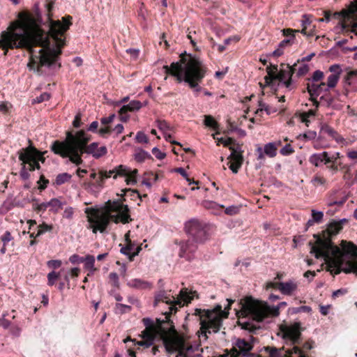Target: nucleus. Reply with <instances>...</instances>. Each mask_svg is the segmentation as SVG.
<instances>
[{
    "instance_id": "nucleus-45",
    "label": "nucleus",
    "mask_w": 357,
    "mask_h": 357,
    "mask_svg": "<svg viewBox=\"0 0 357 357\" xmlns=\"http://www.w3.org/2000/svg\"><path fill=\"white\" fill-rule=\"evenodd\" d=\"M52 229V227L51 225H48L46 223H43L42 225H40L38 227V230L37 234H36V236H40L43 234H44L45 231H50Z\"/></svg>"
},
{
    "instance_id": "nucleus-41",
    "label": "nucleus",
    "mask_w": 357,
    "mask_h": 357,
    "mask_svg": "<svg viewBox=\"0 0 357 357\" xmlns=\"http://www.w3.org/2000/svg\"><path fill=\"white\" fill-rule=\"evenodd\" d=\"M242 208V206H236V205H231L228 207H227L225 209V213L229 215H234L237 213H238L241 211V208Z\"/></svg>"
},
{
    "instance_id": "nucleus-37",
    "label": "nucleus",
    "mask_w": 357,
    "mask_h": 357,
    "mask_svg": "<svg viewBox=\"0 0 357 357\" xmlns=\"http://www.w3.org/2000/svg\"><path fill=\"white\" fill-rule=\"evenodd\" d=\"M119 246H121L120 252L127 256L130 259V257L131 256L132 252H133L132 250L134 249V245H132L131 242L129 241L126 246H122L121 244H120Z\"/></svg>"
},
{
    "instance_id": "nucleus-58",
    "label": "nucleus",
    "mask_w": 357,
    "mask_h": 357,
    "mask_svg": "<svg viewBox=\"0 0 357 357\" xmlns=\"http://www.w3.org/2000/svg\"><path fill=\"white\" fill-rule=\"evenodd\" d=\"M294 152V149L290 144H286L281 150L280 153L283 155H288Z\"/></svg>"
},
{
    "instance_id": "nucleus-21",
    "label": "nucleus",
    "mask_w": 357,
    "mask_h": 357,
    "mask_svg": "<svg viewBox=\"0 0 357 357\" xmlns=\"http://www.w3.org/2000/svg\"><path fill=\"white\" fill-rule=\"evenodd\" d=\"M290 348H285L284 346L280 349L273 347H266L265 350L269 354L270 357H291V354H289L287 351Z\"/></svg>"
},
{
    "instance_id": "nucleus-62",
    "label": "nucleus",
    "mask_w": 357,
    "mask_h": 357,
    "mask_svg": "<svg viewBox=\"0 0 357 357\" xmlns=\"http://www.w3.org/2000/svg\"><path fill=\"white\" fill-rule=\"evenodd\" d=\"M61 261L58 259H52L47 261V264L48 267L52 268H58L61 265Z\"/></svg>"
},
{
    "instance_id": "nucleus-1",
    "label": "nucleus",
    "mask_w": 357,
    "mask_h": 357,
    "mask_svg": "<svg viewBox=\"0 0 357 357\" xmlns=\"http://www.w3.org/2000/svg\"><path fill=\"white\" fill-rule=\"evenodd\" d=\"M54 1L45 4L46 20L43 22L38 3L34 5L36 19L24 15L12 22L6 31L1 33L0 47L26 49L30 52L27 67L40 76L52 75L61 67L58 62L61 48L65 45V33L72 24L73 17H63L61 20L52 19Z\"/></svg>"
},
{
    "instance_id": "nucleus-22",
    "label": "nucleus",
    "mask_w": 357,
    "mask_h": 357,
    "mask_svg": "<svg viewBox=\"0 0 357 357\" xmlns=\"http://www.w3.org/2000/svg\"><path fill=\"white\" fill-rule=\"evenodd\" d=\"M321 132L328 135L337 143H343L345 141V139L336 130L328 124H324L321 126Z\"/></svg>"
},
{
    "instance_id": "nucleus-50",
    "label": "nucleus",
    "mask_w": 357,
    "mask_h": 357,
    "mask_svg": "<svg viewBox=\"0 0 357 357\" xmlns=\"http://www.w3.org/2000/svg\"><path fill=\"white\" fill-rule=\"evenodd\" d=\"M115 307L120 314H124L131 310V306L121 303H116Z\"/></svg>"
},
{
    "instance_id": "nucleus-29",
    "label": "nucleus",
    "mask_w": 357,
    "mask_h": 357,
    "mask_svg": "<svg viewBox=\"0 0 357 357\" xmlns=\"http://www.w3.org/2000/svg\"><path fill=\"white\" fill-rule=\"evenodd\" d=\"M127 284L130 287L139 289H151L152 287L151 283L138 278L130 280Z\"/></svg>"
},
{
    "instance_id": "nucleus-44",
    "label": "nucleus",
    "mask_w": 357,
    "mask_h": 357,
    "mask_svg": "<svg viewBox=\"0 0 357 357\" xmlns=\"http://www.w3.org/2000/svg\"><path fill=\"white\" fill-rule=\"evenodd\" d=\"M158 128L162 132H165L166 130L170 129V127L167 122L165 120H156L155 121Z\"/></svg>"
},
{
    "instance_id": "nucleus-38",
    "label": "nucleus",
    "mask_w": 357,
    "mask_h": 357,
    "mask_svg": "<svg viewBox=\"0 0 357 357\" xmlns=\"http://www.w3.org/2000/svg\"><path fill=\"white\" fill-rule=\"evenodd\" d=\"M124 195L130 197V199L133 200L139 199V202H141L142 199L141 195L136 190L126 189L124 192Z\"/></svg>"
},
{
    "instance_id": "nucleus-2",
    "label": "nucleus",
    "mask_w": 357,
    "mask_h": 357,
    "mask_svg": "<svg viewBox=\"0 0 357 357\" xmlns=\"http://www.w3.org/2000/svg\"><path fill=\"white\" fill-rule=\"evenodd\" d=\"M346 220L333 221L321 234H316L313 237L314 242L308 243L310 253L316 259L323 258L327 265V271L331 275H336L341 272L345 273H357V246L352 242L342 240L340 247L335 245L332 241L342 229V223Z\"/></svg>"
},
{
    "instance_id": "nucleus-43",
    "label": "nucleus",
    "mask_w": 357,
    "mask_h": 357,
    "mask_svg": "<svg viewBox=\"0 0 357 357\" xmlns=\"http://www.w3.org/2000/svg\"><path fill=\"white\" fill-rule=\"evenodd\" d=\"M135 140L138 142V143H144V144H147L149 142V138L148 137L146 136V135L142 132V131H139L137 132L136 134V136H135Z\"/></svg>"
},
{
    "instance_id": "nucleus-27",
    "label": "nucleus",
    "mask_w": 357,
    "mask_h": 357,
    "mask_svg": "<svg viewBox=\"0 0 357 357\" xmlns=\"http://www.w3.org/2000/svg\"><path fill=\"white\" fill-rule=\"evenodd\" d=\"M298 30H294L291 29H284L282 30L283 36L286 37H289V38L284 39L280 43V47H284L287 45H291L293 43V40L295 39V32H298Z\"/></svg>"
},
{
    "instance_id": "nucleus-19",
    "label": "nucleus",
    "mask_w": 357,
    "mask_h": 357,
    "mask_svg": "<svg viewBox=\"0 0 357 357\" xmlns=\"http://www.w3.org/2000/svg\"><path fill=\"white\" fill-rule=\"evenodd\" d=\"M130 169L128 167L124 165H119L112 170L109 171H102L100 175L105 178H110L113 174L114 178H116L117 176H126L128 174Z\"/></svg>"
},
{
    "instance_id": "nucleus-3",
    "label": "nucleus",
    "mask_w": 357,
    "mask_h": 357,
    "mask_svg": "<svg viewBox=\"0 0 357 357\" xmlns=\"http://www.w3.org/2000/svg\"><path fill=\"white\" fill-rule=\"evenodd\" d=\"M91 137L85 131H77L75 135L71 132L66 134V139L63 142L54 141L51 150L56 155L78 166L83 163L82 155L83 153L91 155L94 158L98 159L107 153L105 146H98V142L87 144Z\"/></svg>"
},
{
    "instance_id": "nucleus-6",
    "label": "nucleus",
    "mask_w": 357,
    "mask_h": 357,
    "mask_svg": "<svg viewBox=\"0 0 357 357\" xmlns=\"http://www.w3.org/2000/svg\"><path fill=\"white\" fill-rule=\"evenodd\" d=\"M279 329L286 344L292 347L287 351L289 354H291V357H309L307 352L314 348V342L309 340L302 344V329L300 322L290 325L282 324L280 325Z\"/></svg>"
},
{
    "instance_id": "nucleus-10",
    "label": "nucleus",
    "mask_w": 357,
    "mask_h": 357,
    "mask_svg": "<svg viewBox=\"0 0 357 357\" xmlns=\"http://www.w3.org/2000/svg\"><path fill=\"white\" fill-rule=\"evenodd\" d=\"M196 291H189L187 288L182 289L178 294V298H175L170 294H168L165 290H160L155 295L153 306L156 307L160 302H164L167 304L172 305L169 307V313L176 312L177 308L176 305L179 307L183 306L185 303H189L193 299Z\"/></svg>"
},
{
    "instance_id": "nucleus-35",
    "label": "nucleus",
    "mask_w": 357,
    "mask_h": 357,
    "mask_svg": "<svg viewBox=\"0 0 357 357\" xmlns=\"http://www.w3.org/2000/svg\"><path fill=\"white\" fill-rule=\"evenodd\" d=\"M128 169H130V171L128 174L125 176L127 178L126 183L128 185H134L137 183L136 175L138 171L136 169L133 170L130 169V168Z\"/></svg>"
},
{
    "instance_id": "nucleus-25",
    "label": "nucleus",
    "mask_w": 357,
    "mask_h": 357,
    "mask_svg": "<svg viewBox=\"0 0 357 357\" xmlns=\"http://www.w3.org/2000/svg\"><path fill=\"white\" fill-rule=\"evenodd\" d=\"M326 84L325 82H321L319 84H307V91L310 96H318L322 91H327Z\"/></svg>"
},
{
    "instance_id": "nucleus-34",
    "label": "nucleus",
    "mask_w": 357,
    "mask_h": 357,
    "mask_svg": "<svg viewBox=\"0 0 357 357\" xmlns=\"http://www.w3.org/2000/svg\"><path fill=\"white\" fill-rule=\"evenodd\" d=\"M264 153L268 157H275L277 154V147L273 143H268L264 146Z\"/></svg>"
},
{
    "instance_id": "nucleus-49",
    "label": "nucleus",
    "mask_w": 357,
    "mask_h": 357,
    "mask_svg": "<svg viewBox=\"0 0 357 357\" xmlns=\"http://www.w3.org/2000/svg\"><path fill=\"white\" fill-rule=\"evenodd\" d=\"M153 342H154L153 338L148 337V338H146V340L137 341L136 342V344L141 346V347H144L145 348H148V347H151V345H153Z\"/></svg>"
},
{
    "instance_id": "nucleus-28",
    "label": "nucleus",
    "mask_w": 357,
    "mask_h": 357,
    "mask_svg": "<svg viewBox=\"0 0 357 357\" xmlns=\"http://www.w3.org/2000/svg\"><path fill=\"white\" fill-rule=\"evenodd\" d=\"M326 159L327 152L324 151L322 153L312 154L309 158V162L314 165L315 167H319L321 162H324L325 165H328V162H326Z\"/></svg>"
},
{
    "instance_id": "nucleus-24",
    "label": "nucleus",
    "mask_w": 357,
    "mask_h": 357,
    "mask_svg": "<svg viewBox=\"0 0 357 357\" xmlns=\"http://www.w3.org/2000/svg\"><path fill=\"white\" fill-rule=\"evenodd\" d=\"M95 257L93 255H87L84 258V269L88 271L87 276L93 275L95 272L97 271V268L95 267Z\"/></svg>"
},
{
    "instance_id": "nucleus-12",
    "label": "nucleus",
    "mask_w": 357,
    "mask_h": 357,
    "mask_svg": "<svg viewBox=\"0 0 357 357\" xmlns=\"http://www.w3.org/2000/svg\"><path fill=\"white\" fill-rule=\"evenodd\" d=\"M164 332L162 340L166 352L172 354L178 351L176 357H188L189 354L185 351L184 339L176 333L167 334L165 331Z\"/></svg>"
},
{
    "instance_id": "nucleus-11",
    "label": "nucleus",
    "mask_w": 357,
    "mask_h": 357,
    "mask_svg": "<svg viewBox=\"0 0 357 357\" xmlns=\"http://www.w3.org/2000/svg\"><path fill=\"white\" fill-rule=\"evenodd\" d=\"M185 232L196 243H203L209 237L208 226L197 218H192L185 223Z\"/></svg>"
},
{
    "instance_id": "nucleus-33",
    "label": "nucleus",
    "mask_w": 357,
    "mask_h": 357,
    "mask_svg": "<svg viewBox=\"0 0 357 357\" xmlns=\"http://www.w3.org/2000/svg\"><path fill=\"white\" fill-rule=\"evenodd\" d=\"M71 175L68 173H61L56 176L54 183L56 185H61L71 179Z\"/></svg>"
},
{
    "instance_id": "nucleus-57",
    "label": "nucleus",
    "mask_w": 357,
    "mask_h": 357,
    "mask_svg": "<svg viewBox=\"0 0 357 357\" xmlns=\"http://www.w3.org/2000/svg\"><path fill=\"white\" fill-rule=\"evenodd\" d=\"M74 214V209L71 206L66 207L63 213V218L66 219H71Z\"/></svg>"
},
{
    "instance_id": "nucleus-26",
    "label": "nucleus",
    "mask_w": 357,
    "mask_h": 357,
    "mask_svg": "<svg viewBox=\"0 0 357 357\" xmlns=\"http://www.w3.org/2000/svg\"><path fill=\"white\" fill-rule=\"evenodd\" d=\"M143 107L139 100H131L128 104L123 105L119 109V114L127 113L128 112H136Z\"/></svg>"
},
{
    "instance_id": "nucleus-7",
    "label": "nucleus",
    "mask_w": 357,
    "mask_h": 357,
    "mask_svg": "<svg viewBox=\"0 0 357 357\" xmlns=\"http://www.w3.org/2000/svg\"><path fill=\"white\" fill-rule=\"evenodd\" d=\"M287 303L280 302L277 306H270L265 301L247 296V318L250 317L253 321L262 322L268 317H277L280 315V310L284 308Z\"/></svg>"
},
{
    "instance_id": "nucleus-48",
    "label": "nucleus",
    "mask_w": 357,
    "mask_h": 357,
    "mask_svg": "<svg viewBox=\"0 0 357 357\" xmlns=\"http://www.w3.org/2000/svg\"><path fill=\"white\" fill-rule=\"evenodd\" d=\"M50 98V95L48 93H43L39 96H37L33 100V103H40L47 101Z\"/></svg>"
},
{
    "instance_id": "nucleus-39",
    "label": "nucleus",
    "mask_w": 357,
    "mask_h": 357,
    "mask_svg": "<svg viewBox=\"0 0 357 357\" xmlns=\"http://www.w3.org/2000/svg\"><path fill=\"white\" fill-rule=\"evenodd\" d=\"M63 271V270H61L60 272L59 273H56L54 271L50 272L48 274H47V284L49 286H53L56 280L59 278V276L61 275V273Z\"/></svg>"
},
{
    "instance_id": "nucleus-5",
    "label": "nucleus",
    "mask_w": 357,
    "mask_h": 357,
    "mask_svg": "<svg viewBox=\"0 0 357 357\" xmlns=\"http://www.w3.org/2000/svg\"><path fill=\"white\" fill-rule=\"evenodd\" d=\"M107 209L109 211L116 212L117 215H107L105 213H99L95 212L91 217H88L89 225V229H91L94 234L99 231L103 233L107 227L110 220L115 223L119 222L123 224L129 222L132 219L129 215V208L128 205L123 204L119 201L107 202Z\"/></svg>"
},
{
    "instance_id": "nucleus-15",
    "label": "nucleus",
    "mask_w": 357,
    "mask_h": 357,
    "mask_svg": "<svg viewBox=\"0 0 357 357\" xmlns=\"http://www.w3.org/2000/svg\"><path fill=\"white\" fill-rule=\"evenodd\" d=\"M229 149L231 152L229 156V159L231 160L229 167L233 173L236 174L243 164V151L240 150V148L238 146H230Z\"/></svg>"
},
{
    "instance_id": "nucleus-54",
    "label": "nucleus",
    "mask_w": 357,
    "mask_h": 357,
    "mask_svg": "<svg viewBox=\"0 0 357 357\" xmlns=\"http://www.w3.org/2000/svg\"><path fill=\"white\" fill-rule=\"evenodd\" d=\"M326 179L324 177H321L320 176L316 175L312 179V183L314 186H317L319 185H324L326 183Z\"/></svg>"
},
{
    "instance_id": "nucleus-55",
    "label": "nucleus",
    "mask_w": 357,
    "mask_h": 357,
    "mask_svg": "<svg viewBox=\"0 0 357 357\" xmlns=\"http://www.w3.org/2000/svg\"><path fill=\"white\" fill-rule=\"evenodd\" d=\"M203 205L206 208H224L223 205H220V204H218L215 202H210V201L204 202Z\"/></svg>"
},
{
    "instance_id": "nucleus-20",
    "label": "nucleus",
    "mask_w": 357,
    "mask_h": 357,
    "mask_svg": "<svg viewBox=\"0 0 357 357\" xmlns=\"http://www.w3.org/2000/svg\"><path fill=\"white\" fill-rule=\"evenodd\" d=\"M144 325L146 326V329H149L150 331H153L155 332H159L165 331L162 328V324H164V321H161L160 319H156L157 324H154V321L152 319L149 317H146L142 319Z\"/></svg>"
},
{
    "instance_id": "nucleus-17",
    "label": "nucleus",
    "mask_w": 357,
    "mask_h": 357,
    "mask_svg": "<svg viewBox=\"0 0 357 357\" xmlns=\"http://www.w3.org/2000/svg\"><path fill=\"white\" fill-rule=\"evenodd\" d=\"M329 71L332 73L328 76L326 84L328 88H334L339 80L342 70L339 65L335 64L329 68Z\"/></svg>"
},
{
    "instance_id": "nucleus-40",
    "label": "nucleus",
    "mask_w": 357,
    "mask_h": 357,
    "mask_svg": "<svg viewBox=\"0 0 357 357\" xmlns=\"http://www.w3.org/2000/svg\"><path fill=\"white\" fill-rule=\"evenodd\" d=\"M204 124L206 126L213 128V129H217L218 127V123L210 115L204 116Z\"/></svg>"
},
{
    "instance_id": "nucleus-13",
    "label": "nucleus",
    "mask_w": 357,
    "mask_h": 357,
    "mask_svg": "<svg viewBox=\"0 0 357 357\" xmlns=\"http://www.w3.org/2000/svg\"><path fill=\"white\" fill-rule=\"evenodd\" d=\"M356 5H354L349 11H342V19L339 24L341 27V32L344 34L349 32L354 33L357 35V0Z\"/></svg>"
},
{
    "instance_id": "nucleus-30",
    "label": "nucleus",
    "mask_w": 357,
    "mask_h": 357,
    "mask_svg": "<svg viewBox=\"0 0 357 357\" xmlns=\"http://www.w3.org/2000/svg\"><path fill=\"white\" fill-rule=\"evenodd\" d=\"M65 204V202H62L57 198H52L49 202H47V204L49 205L50 208V211L54 213H56L61 209H62Z\"/></svg>"
},
{
    "instance_id": "nucleus-9",
    "label": "nucleus",
    "mask_w": 357,
    "mask_h": 357,
    "mask_svg": "<svg viewBox=\"0 0 357 357\" xmlns=\"http://www.w3.org/2000/svg\"><path fill=\"white\" fill-rule=\"evenodd\" d=\"M297 64L293 66L281 64L282 68L278 71L277 66H268L266 68L267 75L264 77L265 83L268 86H272L274 82L278 81L283 83L286 88L290 89L292 83V76L294 74V70H296Z\"/></svg>"
},
{
    "instance_id": "nucleus-53",
    "label": "nucleus",
    "mask_w": 357,
    "mask_h": 357,
    "mask_svg": "<svg viewBox=\"0 0 357 357\" xmlns=\"http://www.w3.org/2000/svg\"><path fill=\"white\" fill-rule=\"evenodd\" d=\"M109 280L112 282L113 286L116 288L119 287V276L116 273L112 272L109 275Z\"/></svg>"
},
{
    "instance_id": "nucleus-14",
    "label": "nucleus",
    "mask_w": 357,
    "mask_h": 357,
    "mask_svg": "<svg viewBox=\"0 0 357 357\" xmlns=\"http://www.w3.org/2000/svg\"><path fill=\"white\" fill-rule=\"evenodd\" d=\"M37 149L31 146L21 150L19 152V160L24 163L32 162L35 169H40V165L36 161Z\"/></svg>"
},
{
    "instance_id": "nucleus-46",
    "label": "nucleus",
    "mask_w": 357,
    "mask_h": 357,
    "mask_svg": "<svg viewBox=\"0 0 357 357\" xmlns=\"http://www.w3.org/2000/svg\"><path fill=\"white\" fill-rule=\"evenodd\" d=\"M20 175L21 178L24 181L28 180L30 177V174L28 172V169L26 167V163H24V162H22V167L20 172Z\"/></svg>"
},
{
    "instance_id": "nucleus-8",
    "label": "nucleus",
    "mask_w": 357,
    "mask_h": 357,
    "mask_svg": "<svg viewBox=\"0 0 357 357\" xmlns=\"http://www.w3.org/2000/svg\"><path fill=\"white\" fill-rule=\"evenodd\" d=\"M195 314L200 318L202 335L207 338V333H218L222 326L223 318L227 314L222 310L221 305H217L212 310L195 309Z\"/></svg>"
},
{
    "instance_id": "nucleus-42",
    "label": "nucleus",
    "mask_w": 357,
    "mask_h": 357,
    "mask_svg": "<svg viewBox=\"0 0 357 357\" xmlns=\"http://www.w3.org/2000/svg\"><path fill=\"white\" fill-rule=\"evenodd\" d=\"M309 70V67L306 64H301L296 66V70H294V73H296L297 77L305 75Z\"/></svg>"
},
{
    "instance_id": "nucleus-61",
    "label": "nucleus",
    "mask_w": 357,
    "mask_h": 357,
    "mask_svg": "<svg viewBox=\"0 0 357 357\" xmlns=\"http://www.w3.org/2000/svg\"><path fill=\"white\" fill-rule=\"evenodd\" d=\"M152 153L155 155V157L159 160H162L165 158L166 153L161 152L159 149L157 147H154L152 149Z\"/></svg>"
},
{
    "instance_id": "nucleus-18",
    "label": "nucleus",
    "mask_w": 357,
    "mask_h": 357,
    "mask_svg": "<svg viewBox=\"0 0 357 357\" xmlns=\"http://www.w3.org/2000/svg\"><path fill=\"white\" fill-rule=\"evenodd\" d=\"M233 344L231 357H245V339L237 338Z\"/></svg>"
},
{
    "instance_id": "nucleus-16",
    "label": "nucleus",
    "mask_w": 357,
    "mask_h": 357,
    "mask_svg": "<svg viewBox=\"0 0 357 357\" xmlns=\"http://www.w3.org/2000/svg\"><path fill=\"white\" fill-rule=\"evenodd\" d=\"M180 250L178 256L181 258H185L187 261H191L194 259L195 252L197 250V245L192 241L188 240L181 241L179 243Z\"/></svg>"
},
{
    "instance_id": "nucleus-23",
    "label": "nucleus",
    "mask_w": 357,
    "mask_h": 357,
    "mask_svg": "<svg viewBox=\"0 0 357 357\" xmlns=\"http://www.w3.org/2000/svg\"><path fill=\"white\" fill-rule=\"evenodd\" d=\"M280 292L284 295L290 296L297 289L298 285L296 282L293 280H289L286 282H280Z\"/></svg>"
},
{
    "instance_id": "nucleus-47",
    "label": "nucleus",
    "mask_w": 357,
    "mask_h": 357,
    "mask_svg": "<svg viewBox=\"0 0 357 357\" xmlns=\"http://www.w3.org/2000/svg\"><path fill=\"white\" fill-rule=\"evenodd\" d=\"M33 208L35 211L38 212H44L46 211L47 208H49V205L47 204V202H43L41 204L35 203L33 204Z\"/></svg>"
},
{
    "instance_id": "nucleus-31",
    "label": "nucleus",
    "mask_w": 357,
    "mask_h": 357,
    "mask_svg": "<svg viewBox=\"0 0 357 357\" xmlns=\"http://www.w3.org/2000/svg\"><path fill=\"white\" fill-rule=\"evenodd\" d=\"M301 22H302V24H301L302 29L301 31V33H303V35L308 36H312L313 32L312 31H307V27L309 25H310V24L312 22L311 20L310 19V16H308L307 15H304L303 16Z\"/></svg>"
},
{
    "instance_id": "nucleus-60",
    "label": "nucleus",
    "mask_w": 357,
    "mask_h": 357,
    "mask_svg": "<svg viewBox=\"0 0 357 357\" xmlns=\"http://www.w3.org/2000/svg\"><path fill=\"white\" fill-rule=\"evenodd\" d=\"M13 236L9 231H6L3 236L1 237V240L4 245L13 240Z\"/></svg>"
},
{
    "instance_id": "nucleus-4",
    "label": "nucleus",
    "mask_w": 357,
    "mask_h": 357,
    "mask_svg": "<svg viewBox=\"0 0 357 357\" xmlns=\"http://www.w3.org/2000/svg\"><path fill=\"white\" fill-rule=\"evenodd\" d=\"M163 69L166 74L176 77L179 82L182 81L187 82L190 88L194 89L196 96H197V93L203 91V89L196 82L202 80L206 73V67L199 58L191 54L187 56L181 54L179 61L172 63L170 66L165 65Z\"/></svg>"
},
{
    "instance_id": "nucleus-59",
    "label": "nucleus",
    "mask_w": 357,
    "mask_h": 357,
    "mask_svg": "<svg viewBox=\"0 0 357 357\" xmlns=\"http://www.w3.org/2000/svg\"><path fill=\"white\" fill-rule=\"evenodd\" d=\"M84 257H79L77 254H74L70 257L69 261L73 264H80L84 261Z\"/></svg>"
},
{
    "instance_id": "nucleus-36",
    "label": "nucleus",
    "mask_w": 357,
    "mask_h": 357,
    "mask_svg": "<svg viewBox=\"0 0 357 357\" xmlns=\"http://www.w3.org/2000/svg\"><path fill=\"white\" fill-rule=\"evenodd\" d=\"M316 115V111L313 109H310L307 112H303L300 114L301 120L303 123H305L307 126H308V123L310 121L309 118L314 116Z\"/></svg>"
},
{
    "instance_id": "nucleus-63",
    "label": "nucleus",
    "mask_w": 357,
    "mask_h": 357,
    "mask_svg": "<svg viewBox=\"0 0 357 357\" xmlns=\"http://www.w3.org/2000/svg\"><path fill=\"white\" fill-rule=\"evenodd\" d=\"M347 292L348 291L347 289L342 288L333 291L332 297L333 298L335 299L336 298L345 295L346 294H347Z\"/></svg>"
},
{
    "instance_id": "nucleus-32",
    "label": "nucleus",
    "mask_w": 357,
    "mask_h": 357,
    "mask_svg": "<svg viewBox=\"0 0 357 357\" xmlns=\"http://www.w3.org/2000/svg\"><path fill=\"white\" fill-rule=\"evenodd\" d=\"M134 158L137 162H143L146 159L151 158V155L149 152L140 149L136 151L134 155Z\"/></svg>"
},
{
    "instance_id": "nucleus-64",
    "label": "nucleus",
    "mask_w": 357,
    "mask_h": 357,
    "mask_svg": "<svg viewBox=\"0 0 357 357\" xmlns=\"http://www.w3.org/2000/svg\"><path fill=\"white\" fill-rule=\"evenodd\" d=\"M38 184L40 185L38 188L40 190H43L46 188L49 181L45 179L43 175L40 176V180L38 181Z\"/></svg>"
},
{
    "instance_id": "nucleus-52",
    "label": "nucleus",
    "mask_w": 357,
    "mask_h": 357,
    "mask_svg": "<svg viewBox=\"0 0 357 357\" xmlns=\"http://www.w3.org/2000/svg\"><path fill=\"white\" fill-rule=\"evenodd\" d=\"M255 342H257V339L254 337L252 335H250L249 340H247V357L250 356V351L252 350L253 344Z\"/></svg>"
},
{
    "instance_id": "nucleus-56",
    "label": "nucleus",
    "mask_w": 357,
    "mask_h": 357,
    "mask_svg": "<svg viewBox=\"0 0 357 357\" xmlns=\"http://www.w3.org/2000/svg\"><path fill=\"white\" fill-rule=\"evenodd\" d=\"M312 215L313 218V221L316 222H320L324 217V213L321 211H316L314 210L312 211Z\"/></svg>"
},
{
    "instance_id": "nucleus-51",
    "label": "nucleus",
    "mask_w": 357,
    "mask_h": 357,
    "mask_svg": "<svg viewBox=\"0 0 357 357\" xmlns=\"http://www.w3.org/2000/svg\"><path fill=\"white\" fill-rule=\"evenodd\" d=\"M340 153L339 152H336L334 154H333L331 156L329 155L328 153L327 152V159H326V162H328V164L329 163H334V162H336V163H339L337 162V160L340 158Z\"/></svg>"
}]
</instances>
